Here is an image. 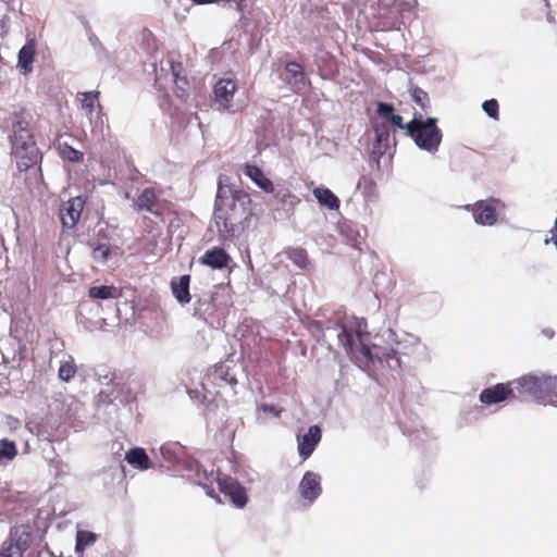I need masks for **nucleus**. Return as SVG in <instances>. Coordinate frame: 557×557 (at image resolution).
<instances>
[{"mask_svg":"<svg viewBox=\"0 0 557 557\" xmlns=\"http://www.w3.org/2000/svg\"><path fill=\"white\" fill-rule=\"evenodd\" d=\"M505 400H517L516 380L507 383H497L484 388L480 394V401L487 406Z\"/></svg>","mask_w":557,"mask_h":557,"instance_id":"obj_9","label":"nucleus"},{"mask_svg":"<svg viewBox=\"0 0 557 557\" xmlns=\"http://www.w3.org/2000/svg\"><path fill=\"white\" fill-rule=\"evenodd\" d=\"M222 187H219L215 203L213 220L219 235L226 239L234 236L235 222L242 216H247L250 212L248 206L251 200L247 193L240 190L236 191L231 198L222 196Z\"/></svg>","mask_w":557,"mask_h":557,"instance_id":"obj_1","label":"nucleus"},{"mask_svg":"<svg viewBox=\"0 0 557 557\" xmlns=\"http://www.w3.org/2000/svg\"><path fill=\"white\" fill-rule=\"evenodd\" d=\"M84 207L85 200L79 196L73 197L61 203L59 215L63 228L72 230L76 226L81 219Z\"/></svg>","mask_w":557,"mask_h":557,"instance_id":"obj_12","label":"nucleus"},{"mask_svg":"<svg viewBox=\"0 0 557 557\" xmlns=\"http://www.w3.org/2000/svg\"><path fill=\"white\" fill-rule=\"evenodd\" d=\"M376 112L379 115L389 122L391 116L394 114V107L392 104L379 101L376 104Z\"/></svg>","mask_w":557,"mask_h":557,"instance_id":"obj_38","label":"nucleus"},{"mask_svg":"<svg viewBox=\"0 0 557 557\" xmlns=\"http://www.w3.org/2000/svg\"><path fill=\"white\" fill-rule=\"evenodd\" d=\"M216 482L220 492L228 497L234 506L237 508L245 507L248 500L247 493L237 480L225 474H218Z\"/></svg>","mask_w":557,"mask_h":557,"instance_id":"obj_10","label":"nucleus"},{"mask_svg":"<svg viewBox=\"0 0 557 557\" xmlns=\"http://www.w3.org/2000/svg\"><path fill=\"white\" fill-rule=\"evenodd\" d=\"M193 480L198 485H201L206 494L212 498L219 499L218 494L215 493L214 488L212 487V482L214 481L213 472H208L206 469H203L200 465H195V473L193 475ZM216 481V478H215Z\"/></svg>","mask_w":557,"mask_h":557,"instance_id":"obj_22","label":"nucleus"},{"mask_svg":"<svg viewBox=\"0 0 557 557\" xmlns=\"http://www.w3.org/2000/svg\"><path fill=\"white\" fill-rule=\"evenodd\" d=\"M320 441L321 429L318 425H311L302 437H298V453L302 459L311 456Z\"/></svg>","mask_w":557,"mask_h":557,"instance_id":"obj_16","label":"nucleus"},{"mask_svg":"<svg viewBox=\"0 0 557 557\" xmlns=\"http://www.w3.org/2000/svg\"><path fill=\"white\" fill-rule=\"evenodd\" d=\"M32 531L28 525H17L11 530L10 537L3 544L9 550H20L23 557L25 550L30 546Z\"/></svg>","mask_w":557,"mask_h":557,"instance_id":"obj_13","label":"nucleus"},{"mask_svg":"<svg viewBox=\"0 0 557 557\" xmlns=\"http://www.w3.org/2000/svg\"><path fill=\"white\" fill-rule=\"evenodd\" d=\"M357 189L367 199H372L377 195L376 183L370 175H362L359 178Z\"/></svg>","mask_w":557,"mask_h":557,"instance_id":"obj_28","label":"nucleus"},{"mask_svg":"<svg viewBox=\"0 0 557 557\" xmlns=\"http://www.w3.org/2000/svg\"><path fill=\"white\" fill-rule=\"evenodd\" d=\"M88 296L91 299H114L120 297V292L115 286H92L88 290Z\"/></svg>","mask_w":557,"mask_h":557,"instance_id":"obj_27","label":"nucleus"},{"mask_svg":"<svg viewBox=\"0 0 557 557\" xmlns=\"http://www.w3.org/2000/svg\"><path fill=\"white\" fill-rule=\"evenodd\" d=\"M10 141V156L15 162L20 174L25 173V184L30 186L42 180V153L37 146L35 137L15 139Z\"/></svg>","mask_w":557,"mask_h":557,"instance_id":"obj_2","label":"nucleus"},{"mask_svg":"<svg viewBox=\"0 0 557 557\" xmlns=\"http://www.w3.org/2000/svg\"><path fill=\"white\" fill-rule=\"evenodd\" d=\"M190 275L184 274L178 278L174 277L171 281V290L181 305L190 302L191 295L189 292Z\"/></svg>","mask_w":557,"mask_h":557,"instance_id":"obj_20","label":"nucleus"},{"mask_svg":"<svg viewBox=\"0 0 557 557\" xmlns=\"http://www.w3.org/2000/svg\"><path fill=\"white\" fill-rule=\"evenodd\" d=\"M312 193L321 206L326 207L330 210H337L339 208L341 201L331 189L325 187H315Z\"/></svg>","mask_w":557,"mask_h":557,"instance_id":"obj_24","label":"nucleus"},{"mask_svg":"<svg viewBox=\"0 0 557 557\" xmlns=\"http://www.w3.org/2000/svg\"><path fill=\"white\" fill-rule=\"evenodd\" d=\"M230 261L231 257L228 253L223 248L219 247L207 250L200 258L202 264L219 270L226 268Z\"/></svg>","mask_w":557,"mask_h":557,"instance_id":"obj_19","label":"nucleus"},{"mask_svg":"<svg viewBox=\"0 0 557 557\" xmlns=\"http://www.w3.org/2000/svg\"><path fill=\"white\" fill-rule=\"evenodd\" d=\"M258 409L263 411V412H265V413L273 414L274 417H280L281 413L283 412V408L282 407L276 406V405H269V404H261L258 407Z\"/></svg>","mask_w":557,"mask_h":557,"instance_id":"obj_39","label":"nucleus"},{"mask_svg":"<svg viewBox=\"0 0 557 557\" xmlns=\"http://www.w3.org/2000/svg\"><path fill=\"white\" fill-rule=\"evenodd\" d=\"M524 17L532 22L542 21L544 17L550 23L554 22L548 0H532L524 9Z\"/></svg>","mask_w":557,"mask_h":557,"instance_id":"obj_17","label":"nucleus"},{"mask_svg":"<svg viewBox=\"0 0 557 557\" xmlns=\"http://www.w3.org/2000/svg\"><path fill=\"white\" fill-rule=\"evenodd\" d=\"M0 557H21L20 550H9L7 546L3 544L0 549Z\"/></svg>","mask_w":557,"mask_h":557,"instance_id":"obj_42","label":"nucleus"},{"mask_svg":"<svg viewBox=\"0 0 557 557\" xmlns=\"http://www.w3.org/2000/svg\"><path fill=\"white\" fill-rule=\"evenodd\" d=\"M552 237L550 238H546L545 239V244H548L549 242H552L555 247L557 248V216H556V220H555V224H554V227L552 228Z\"/></svg>","mask_w":557,"mask_h":557,"instance_id":"obj_44","label":"nucleus"},{"mask_svg":"<svg viewBox=\"0 0 557 557\" xmlns=\"http://www.w3.org/2000/svg\"><path fill=\"white\" fill-rule=\"evenodd\" d=\"M375 137H376V141H379V143L387 141L388 137H389V132H388L387 127L385 125L376 126L375 127Z\"/></svg>","mask_w":557,"mask_h":557,"instance_id":"obj_40","label":"nucleus"},{"mask_svg":"<svg viewBox=\"0 0 557 557\" xmlns=\"http://www.w3.org/2000/svg\"><path fill=\"white\" fill-rule=\"evenodd\" d=\"M284 82L289 85H297L305 79L302 66L296 61H289L285 65Z\"/></svg>","mask_w":557,"mask_h":557,"instance_id":"obj_25","label":"nucleus"},{"mask_svg":"<svg viewBox=\"0 0 557 557\" xmlns=\"http://www.w3.org/2000/svg\"><path fill=\"white\" fill-rule=\"evenodd\" d=\"M482 108L484 112L492 119H499V106L496 99H490L483 102Z\"/></svg>","mask_w":557,"mask_h":557,"instance_id":"obj_37","label":"nucleus"},{"mask_svg":"<svg viewBox=\"0 0 557 557\" xmlns=\"http://www.w3.org/2000/svg\"><path fill=\"white\" fill-rule=\"evenodd\" d=\"M286 256L300 269H307L309 265L308 253L304 248H290L286 251Z\"/></svg>","mask_w":557,"mask_h":557,"instance_id":"obj_30","label":"nucleus"},{"mask_svg":"<svg viewBox=\"0 0 557 557\" xmlns=\"http://www.w3.org/2000/svg\"><path fill=\"white\" fill-rule=\"evenodd\" d=\"M104 239L106 240H103V242L98 240L96 244H94V243L90 244V246L92 247L91 257L96 261L103 262L110 256L111 248H110L109 239H107V238H104Z\"/></svg>","mask_w":557,"mask_h":557,"instance_id":"obj_31","label":"nucleus"},{"mask_svg":"<svg viewBox=\"0 0 557 557\" xmlns=\"http://www.w3.org/2000/svg\"><path fill=\"white\" fill-rule=\"evenodd\" d=\"M191 1L195 3H198V4H209V3H214L216 0H191Z\"/></svg>","mask_w":557,"mask_h":557,"instance_id":"obj_45","label":"nucleus"},{"mask_svg":"<svg viewBox=\"0 0 557 557\" xmlns=\"http://www.w3.org/2000/svg\"><path fill=\"white\" fill-rule=\"evenodd\" d=\"M338 341L345 347L347 354H349L351 358L359 360V357L354 351L355 339L354 333L350 330L343 326L341 333L338 334Z\"/></svg>","mask_w":557,"mask_h":557,"instance_id":"obj_32","label":"nucleus"},{"mask_svg":"<svg viewBox=\"0 0 557 557\" xmlns=\"http://www.w3.org/2000/svg\"><path fill=\"white\" fill-rule=\"evenodd\" d=\"M125 460L133 467L139 470H148L151 468V462L146 454L145 449L141 447H134L129 449L125 455Z\"/></svg>","mask_w":557,"mask_h":557,"instance_id":"obj_23","label":"nucleus"},{"mask_svg":"<svg viewBox=\"0 0 557 557\" xmlns=\"http://www.w3.org/2000/svg\"><path fill=\"white\" fill-rule=\"evenodd\" d=\"M389 122L400 129H406V125L403 122V117L399 114H393Z\"/></svg>","mask_w":557,"mask_h":557,"instance_id":"obj_43","label":"nucleus"},{"mask_svg":"<svg viewBox=\"0 0 557 557\" xmlns=\"http://www.w3.org/2000/svg\"><path fill=\"white\" fill-rule=\"evenodd\" d=\"M411 97L413 101L421 107L422 110L425 111L430 108L429 95L420 87L416 86L411 89Z\"/></svg>","mask_w":557,"mask_h":557,"instance_id":"obj_36","label":"nucleus"},{"mask_svg":"<svg viewBox=\"0 0 557 557\" xmlns=\"http://www.w3.org/2000/svg\"><path fill=\"white\" fill-rule=\"evenodd\" d=\"M360 354L366 363L370 362L373 366L377 363L382 368L387 367L389 369L400 368V359L397 357L396 351L392 348L385 349L377 347L376 345L369 347L362 344Z\"/></svg>","mask_w":557,"mask_h":557,"instance_id":"obj_8","label":"nucleus"},{"mask_svg":"<svg viewBox=\"0 0 557 557\" xmlns=\"http://www.w3.org/2000/svg\"><path fill=\"white\" fill-rule=\"evenodd\" d=\"M301 497L313 503L321 494V476L312 471H307L298 486Z\"/></svg>","mask_w":557,"mask_h":557,"instance_id":"obj_14","label":"nucleus"},{"mask_svg":"<svg viewBox=\"0 0 557 557\" xmlns=\"http://www.w3.org/2000/svg\"><path fill=\"white\" fill-rule=\"evenodd\" d=\"M237 90V84L232 78H220L213 87L214 100L223 110L236 112L239 106L233 102L234 95Z\"/></svg>","mask_w":557,"mask_h":557,"instance_id":"obj_11","label":"nucleus"},{"mask_svg":"<svg viewBox=\"0 0 557 557\" xmlns=\"http://www.w3.org/2000/svg\"><path fill=\"white\" fill-rule=\"evenodd\" d=\"M60 153L63 159H66L71 162H81L84 158V154L82 151L73 148L72 146L67 144H63L60 147Z\"/></svg>","mask_w":557,"mask_h":557,"instance_id":"obj_34","label":"nucleus"},{"mask_svg":"<svg viewBox=\"0 0 557 557\" xmlns=\"http://www.w3.org/2000/svg\"><path fill=\"white\" fill-rule=\"evenodd\" d=\"M170 67L174 78L183 76V64L181 62L171 61Z\"/></svg>","mask_w":557,"mask_h":557,"instance_id":"obj_41","label":"nucleus"},{"mask_svg":"<svg viewBox=\"0 0 557 557\" xmlns=\"http://www.w3.org/2000/svg\"><path fill=\"white\" fill-rule=\"evenodd\" d=\"M33 115L23 106L14 108L10 116L9 140L35 137L32 128Z\"/></svg>","mask_w":557,"mask_h":557,"instance_id":"obj_6","label":"nucleus"},{"mask_svg":"<svg viewBox=\"0 0 557 557\" xmlns=\"http://www.w3.org/2000/svg\"><path fill=\"white\" fill-rule=\"evenodd\" d=\"M210 376L212 381L218 385L225 383L231 386H235L237 384V379L234 374L230 373V368L224 364L216 366L211 372Z\"/></svg>","mask_w":557,"mask_h":557,"instance_id":"obj_26","label":"nucleus"},{"mask_svg":"<svg viewBox=\"0 0 557 557\" xmlns=\"http://www.w3.org/2000/svg\"><path fill=\"white\" fill-rule=\"evenodd\" d=\"M406 134L412 138L414 144L428 152H436L442 143L443 133L437 126V119L414 116L406 124Z\"/></svg>","mask_w":557,"mask_h":557,"instance_id":"obj_4","label":"nucleus"},{"mask_svg":"<svg viewBox=\"0 0 557 557\" xmlns=\"http://www.w3.org/2000/svg\"><path fill=\"white\" fill-rule=\"evenodd\" d=\"M189 81L186 76L174 78V92L180 99L188 98Z\"/></svg>","mask_w":557,"mask_h":557,"instance_id":"obj_35","label":"nucleus"},{"mask_svg":"<svg viewBox=\"0 0 557 557\" xmlns=\"http://www.w3.org/2000/svg\"><path fill=\"white\" fill-rule=\"evenodd\" d=\"M36 46V40L34 38L28 39L18 52L17 65L24 73H29L33 70Z\"/></svg>","mask_w":557,"mask_h":557,"instance_id":"obj_21","label":"nucleus"},{"mask_svg":"<svg viewBox=\"0 0 557 557\" xmlns=\"http://www.w3.org/2000/svg\"><path fill=\"white\" fill-rule=\"evenodd\" d=\"M243 171L244 174L248 176L264 193L271 194L274 191V185L272 181L265 176L259 166L246 163L243 168Z\"/></svg>","mask_w":557,"mask_h":557,"instance_id":"obj_18","label":"nucleus"},{"mask_svg":"<svg viewBox=\"0 0 557 557\" xmlns=\"http://www.w3.org/2000/svg\"><path fill=\"white\" fill-rule=\"evenodd\" d=\"M517 400L533 398L544 401L548 398H557V376L546 374L523 375L516 380Z\"/></svg>","mask_w":557,"mask_h":557,"instance_id":"obj_3","label":"nucleus"},{"mask_svg":"<svg viewBox=\"0 0 557 557\" xmlns=\"http://www.w3.org/2000/svg\"><path fill=\"white\" fill-rule=\"evenodd\" d=\"M505 203L497 198L479 200L472 206L474 221L482 225H494L497 222L499 212L505 209Z\"/></svg>","mask_w":557,"mask_h":557,"instance_id":"obj_7","label":"nucleus"},{"mask_svg":"<svg viewBox=\"0 0 557 557\" xmlns=\"http://www.w3.org/2000/svg\"><path fill=\"white\" fill-rule=\"evenodd\" d=\"M76 366L73 360L62 361L58 371L61 381L69 382L76 374Z\"/></svg>","mask_w":557,"mask_h":557,"instance_id":"obj_33","label":"nucleus"},{"mask_svg":"<svg viewBox=\"0 0 557 557\" xmlns=\"http://www.w3.org/2000/svg\"><path fill=\"white\" fill-rule=\"evenodd\" d=\"M137 212L148 211L156 216L163 219V212L158 208V196L153 188H145L133 203Z\"/></svg>","mask_w":557,"mask_h":557,"instance_id":"obj_15","label":"nucleus"},{"mask_svg":"<svg viewBox=\"0 0 557 557\" xmlns=\"http://www.w3.org/2000/svg\"><path fill=\"white\" fill-rule=\"evenodd\" d=\"M99 96H100V91H87V92L78 94L82 109L85 111L86 115L89 119L92 115V112L95 110V103H96V101H98Z\"/></svg>","mask_w":557,"mask_h":557,"instance_id":"obj_29","label":"nucleus"},{"mask_svg":"<svg viewBox=\"0 0 557 557\" xmlns=\"http://www.w3.org/2000/svg\"><path fill=\"white\" fill-rule=\"evenodd\" d=\"M416 0H379V14L386 18L389 27H399L406 13L411 12Z\"/></svg>","mask_w":557,"mask_h":557,"instance_id":"obj_5","label":"nucleus"}]
</instances>
